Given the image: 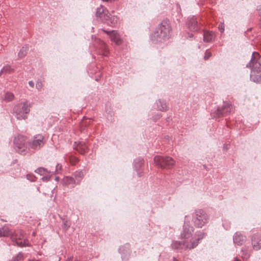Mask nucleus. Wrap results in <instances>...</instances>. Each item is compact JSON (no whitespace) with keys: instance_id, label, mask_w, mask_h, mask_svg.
<instances>
[{"instance_id":"nucleus-45","label":"nucleus","mask_w":261,"mask_h":261,"mask_svg":"<svg viewBox=\"0 0 261 261\" xmlns=\"http://www.w3.org/2000/svg\"><path fill=\"white\" fill-rule=\"evenodd\" d=\"M72 258H73V257L70 256L67 259L66 261H72Z\"/></svg>"},{"instance_id":"nucleus-41","label":"nucleus","mask_w":261,"mask_h":261,"mask_svg":"<svg viewBox=\"0 0 261 261\" xmlns=\"http://www.w3.org/2000/svg\"><path fill=\"white\" fill-rule=\"evenodd\" d=\"M29 85L32 88H34V83L32 81L29 82Z\"/></svg>"},{"instance_id":"nucleus-15","label":"nucleus","mask_w":261,"mask_h":261,"mask_svg":"<svg viewBox=\"0 0 261 261\" xmlns=\"http://www.w3.org/2000/svg\"><path fill=\"white\" fill-rule=\"evenodd\" d=\"M120 253L122 254V259L123 261H126L128 259V257L130 253V246L128 244H126L121 246L119 248Z\"/></svg>"},{"instance_id":"nucleus-8","label":"nucleus","mask_w":261,"mask_h":261,"mask_svg":"<svg viewBox=\"0 0 261 261\" xmlns=\"http://www.w3.org/2000/svg\"><path fill=\"white\" fill-rule=\"evenodd\" d=\"M44 137L42 135H37L33 140L30 142V146L35 150L39 149L44 145Z\"/></svg>"},{"instance_id":"nucleus-33","label":"nucleus","mask_w":261,"mask_h":261,"mask_svg":"<svg viewBox=\"0 0 261 261\" xmlns=\"http://www.w3.org/2000/svg\"><path fill=\"white\" fill-rule=\"evenodd\" d=\"M70 226V223L67 220H63V229L67 230Z\"/></svg>"},{"instance_id":"nucleus-3","label":"nucleus","mask_w":261,"mask_h":261,"mask_svg":"<svg viewBox=\"0 0 261 261\" xmlns=\"http://www.w3.org/2000/svg\"><path fill=\"white\" fill-rule=\"evenodd\" d=\"M171 27L166 21H163L153 33L150 35V39L154 43L163 42L170 36Z\"/></svg>"},{"instance_id":"nucleus-51","label":"nucleus","mask_w":261,"mask_h":261,"mask_svg":"<svg viewBox=\"0 0 261 261\" xmlns=\"http://www.w3.org/2000/svg\"><path fill=\"white\" fill-rule=\"evenodd\" d=\"M33 235L34 236L35 235V232H33Z\"/></svg>"},{"instance_id":"nucleus-38","label":"nucleus","mask_w":261,"mask_h":261,"mask_svg":"<svg viewBox=\"0 0 261 261\" xmlns=\"http://www.w3.org/2000/svg\"><path fill=\"white\" fill-rule=\"evenodd\" d=\"M36 87L38 90H40L42 88V84L41 82H37L36 84Z\"/></svg>"},{"instance_id":"nucleus-12","label":"nucleus","mask_w":261,"mask_h":261,"mask_svg":"<svg viewBox=\"0 0 261 261\" xmlns=\"http://www.w3.org/2000/svg\"><path fill=\"white\" fill-rule=\"evenodd\" d=\"M187 25L189 29L192 31H197L199 29L197 18L194 16L188 18Z\"/></svg>"},{"instance_id":"nucleus-2","label":"nucleus","mask_w":261,"mask_h":261,"mask_svg":"<svg viewBox=\"0 0 261 261\" xmlns=\"http://www.w3.org/2000/svg\"><path fill=\"white\" fill-rule=\"evenodd\" d=\"M247 68L251 69L250 80L253 82L261 83V56L254 51L250 62L246 65Z\"/></svg>"},{"instance_id":"nucleus-1","label":"nucleus","mask_w":261,"mask_h":261,"mask_svg":"<svg viewBox=\"0 0 261 261\" xmlns=\"http://www.w3.org/2000/svg\"><path fill=\"white\" fill-rule=\"evenodd\" d=\"M205 236L203 231L194 232L193 227L189 222H185L179 236L181 241L173 240L171 247L173 250H192L198 246Z\"/></svg>"},{"instance_id":"nucleus-22","label":"nucleus","mask_w":261,"mask_h":261,"mask_svg":"<svg viewBox=\"0 0 261 261\" xmlns=\"http://www.w3.org/2000/svg\"><path fill=\"white\" fill-rule=\"evenodd\" d=\"M211 116L215 118H220L221 117H223L222 110H221L220 107L217 108L216 109H214L211 113Z\"/></svg>"},{"instance_id":"nucleus-48","label":"nucleus","mask_w":261,"mask_h":261,"mask_svg":"<svg viewBox=\"0 0 261 261\" xmlns=\"http://www.w3.org/2000/svg\"><path fill=\"white\" fill-rule=\"evenodd\" d=\"M172 261H178L176 258H174Z\"/></svg>"},{"instance_id":"nucleus-49","label":"nucleus","mask_w":261,"mask_h":261,"mask_svg":"<svg viewBox=\"0 0 261 261\" xmlns=\"http://www.w3.org/2000/svg\"><path fill=\"white\" fill-rule=\"evenodd\" d=\"M4 72H1V71H0V76L3 74L4 73Z\"/></svg>"},{"instance_id":"nucleus-9","label":"nucleus","mask_w":261,"mask_h":261,"mask_svg":"<svg viewBox=\"0 0 261 261\" xmlns=\"http://www.w3.org/2000/svg\"><path fill=\"white\" fill-rule=\"evenodd\" d=\"M94 46L96 49L101 50V54L102 56H108V50L104 42L99 39H96L94 43Z\"/></svg>"},{"instance_id":"nucleus-18","label":"nucleus","mask_w":261,"mask_h":261,"mask_svg":"<svg viewBox=\"0 0 261 261\" xmlns=\"http://www.w3.org/2000/svg\"><path fill=\"white\" fill-rule=\"evenodd\" d=\"M74 149H76L80 153L83 154L87 152L88 147L85 143L80 142L76 146H74Z\"/></svg>"},{"instance_id":"nucleus-27","label":"nucleus","mask_w":261,"mask_h":261,"mask_svg":"<svg viewBox=\"0 0 261 261\" xmlns=\"http://www.w3.org/2000/svg\"><path fill=\"white\" fill-rule=\"evenodd\" d=\"M35 172L41 175H44L48 173L47 170L43 167L38 168L35 170Z\"/></svg>"},{"instance_id":"nucleus-19","label":"nucleus","mask_w":261,"mask_h":261,"mask_svg":"<svg viewBox=\"0 0 261 261\" xmlns=\"http://www.w3.org/2000/svg\"><path fill=\"white\" fill-rule=\"evenodd\" d=\"M104 20L108 25L114 27L117 24L118 18L117 16H112L109 14L108 19H105Z\"/></svg>"},{"instance_id":"nucleus-34","label":"nucleus","mask_w":261,"mask_h":261,"mask_svg":"<svg viewBox=\"0 0 261 261\" xmlns=\"http://www.w3.org/2000/svg\"><path fill=\"white\" fill-rule=\"evenodd\" d=\"M50 179V176L48 175L47 173L46 174L43 175V177L41 178V179L43 181H48Z\"/></svg>"},{"instance_id":"nucleus-17","label":"nucleus","mask_w":261,"mask_h":261,"mask_svg":"<svg viewBox=\"0 0 261 261\" xmlns=\"http://www.w3.org/2000/svg\"><path fill=\"white\" fill-rule=\"evenodd\" d=\"M203 41L205 42H211L215 40V35L213 32L205 31L203 33Z\"/></svg>"},{"instance_id":"nucleus-37","label":"nucleus","mask_w":261,"mask_h":261,"mask_svg":"<svg viewBox=\"0 0 261 261\" xmlns=\"http://www.w3.org/2000/svg\"><path fill=\"white\" fill-rule=\"evenodd\" d=\"M218 29L222 33L224 31V24L223 22L220 23V24L219 25Z\"/></svg>"},{"instance_id":"nucleus-16","label":"nucleus","mask_w":261,"mask_h":261,"mask_svg":"<svg viewBox=\"0 0 261 261\" xmlns=\"http://www.w3.org/2000/svg\"><path fill=\"white\" fill-rule=\"evenodd\" d=\"M221 110H222L223 116H227V115L231 113L233 111V107L232 105L229 102H224L223 106L220 107Z\"/></svg>"},{"instance_id":"nucleus-24","label":"nucleus","mask_w":261,"mask_h":261,"mask_svg":"<svg viewBox=\"0 0 261 261\" xmlns=\"http://www.w3.org/2000/svg\"><path fill=\"white\" fill-rule=\"evenodd\" d=\"M156 103L157 107L159 110L161 111H166L168 110V106L164 101H162L159 99V100L156 101Z\"/></svg>"},{"instance_id":"nucleus-11","label":"nucleus","mask_w":261,"mask_h":261,"mask_svg":"<svg viewBox=\"0 0 261 261\" xmlns=\"http://www.w3.org/2000/svg\"><path fill=\"white\" fill-rule=\"evenodd\" d=\"M246 240V237L241 232H236L233 237V243L238 246L243 245Z\"/></svg>"},{"instance_id":"nucleus-44","label":"nucleus","mask_w":261,"mask_h":261,"mask_svg":"<svg viewBox=\"0 0 261 261\" xmlns=\"http://www.w3.org/2000/svg\"><path fill=\"white\" fill-rule=\"evenodd\" d=\"M101 1L103 2H110V3H112L114 1H115L114 0H101Z\"/></svg>"},{"instance_id":"nucleus-28","label":"nucleus","mask_w":261,"mask_h":261,"mask_svg":"<svg viewBox=\"0 0 261 261\" xmlns=\"http://www.w3.org/2000/svg\"><path fill=\"white\" fill-rule=\"evenodd\" d=\"M14 98V94L11 92H7L5 96V100L6 101H11Z\"/></svg>"},{"instance_id":"nucleus-31","label":"nucleus","mask_w":261,"mask_h":261,"mask_svg":"<svg viewBox=\"0 0 261 261\" xmlns=\"http://www.w3.org/2000/svg\"><path fill=\"white\" fill-rule=\"evenodd\" d=\"M16 243L19 247H25L29 246V243L27 241H25V240H24L23 241L22 240L17 241Z\"/></svg>"},{"instance_id":"nucleus-36","label":"nucleus","mask_w":261,"mask_h":261,"mask_svg":"<svg viewBox=\"0 0 261 261\" xmlns=\"http://www.w3.org/2000/svg\"><path fill=\"white\" fill-rule=\"evenodd\" d=\"M27 178L31 181H34L35 180V177L33 175L28 174Z\"/></svg>"},{"instance_id":"nucleus-42","label":"nucleus","mask_w":261,"mask_h":261,"mask_svg":"<svg viewBox=\"0 0 261 261\" xmlns=\"http://www.w3.org/2000/svg\"><path fill=\"white\" fill-rule=\"evenodd\" d=\"M257 10L258 11V15L260 17V21H261V7H258L257 9Z\"/></svg>"},{"instance_id":"nucleus-30","label":"nucleus","mask_w":261,"mask_h":261,"mask_svg":"<svg viewBox=\"0 0 261 261\" xmlns=\"http://www.w3.org/2000/svg\"><path fill=\"white\" fill-rule=\"evenodd\" d=\"M241 257L244 259H247L250 256L249 253L248 252V251L246 250H244V249H242L241 250Z\"/></svg>"},{"instance_id":"nucleus-23","label":"nucleus","mask_w":261,"mask_h":261,"mask_svg":"<svg viewBox=\"0 0 261 261\" xmlns=\"http://www.w3.org/2000/svg\"><path fill=\"white\" fill-rule=\"evenodd\" d=\"M143 164V161L140 159H136L134 161V168L135 170H136L138 175L139 177H140L141 174L139 172L140 171V168H141V166Z\"/></svg>"},{"instance_id":"nucleus-43","label":"nucleus","mask_w":261,"mask_h":261,"mask_svg":"<svg viewBox=\"0 0 261 261\" xmlns=\"http://www.w3.org/2000/svg\"><path fill=\"white\" fill-rule=\"evenodd\" d=\"M161 117V115L160 114H158L156 115V117L155 118H154V119H159L160 117Z\"/></svg>"},{"instance_id":"nucleus-4","label":"nucleus","mask_w":261,"mask_h":261,"mask_svg":"<svg viewBox=\"0 0 261 261\" xmlns=\"http://www.w3.org/2000/svg\"><path fill=\"white\" fill-rule=\"evenodd\" d=\"M31 104L25 100L16 104L13 109V114L18 120H25L30 112Z\"/></svg>"},{"instance_id":"nucleus-35","label":"nucleus","mask_w":261,"mask_h":261,"mask_svg":"<svg viewBox=\"0 0 261 261\" xmlns=\"http://www.w3.org/2000/svg\"><path fill=\"white\" fill-rule=\"evenodd\" d=\"M223 226L224 228L227 230L230 227V223L227 221H224L223 223Z\"/></svg>"},{"instance_id":"nucleus-21","label":"nucleus","mask_w":261,"mask_h":261,"mask_svg":"<svg viewBox=\"0 0 261 261\" xmlns=\"http://www.w3.org/2000/svg\"><path fill=\"white\" fill-rule=\"evenodd\" d=\"M72 176L76 180V182L77 184L81 182L84 177V173L82 171H76L73 174Z\"/></svg>"},{"instance_id":"nucleus-7","label":"nucleus","mask_w":261,"mask_h":261,"mask_svg":"<svg viewBox=\"0 0 261 261\" xmlns=\"http://www.w3.org/2000/svg\"><path fill=\"white\" fill-rule=\"evenodd\" d=\"M156 166L162 168L170 169L175 163L174 160L170 156H156L154 158Z\"/></svg>"},{"instance_id":"nucleus-5","label":"nucleus","mask_w":261,"mask_h":261,"mask_svg":"<svg viewBox=\"0 0 261 261\" xmlns=\"http://www.w3.org/2000/svg\"><path fill=\"white\" fill-rule=\"evenodd\" d=\"M14 145L15 150L19 154L24 155L29 151L27 145V139L26 137L17 135L14 137Z\"/></svg>"},{"instance_id":"nucleus-25","label":"nucleus","mask_w":261,"mask_h":261,"mask_svg":"<svg viewBox=\"0 0 261 261\" xmlns=\"http://www.w3.org/2000/svg\"><path fill=\"white\" fill-rule=\"evenodd\" d=\"M10 234L9 229L7 227L0 228V237H7Z\"/></svg>"},{"instance_id":"nucleus-47","label":"nucleus","mask_w":261,"mask_h":261,"mask_svg":"<svg viewBox=\"0 0 261 261\" xmlns=\"http://www.w3.org/2000/svg\"><path fill=\"white\" fill-rule=\"evenodd\" d=\"M234 261H241L238 258H234Z\"/></svg>"},{"instance_id":"nucleus-29","label":"nucleus","mask_w":261,"mask_h":261,"mask_svg":"<svg viewBox=\"0 0 261 261\" xmlns=\"http://www.w3.org/2000/svg\"><path fill=\"white\" fill-rule=\"evenodd\" d=\"M13 71V69L9 65L4 66L1 70V72L5 73H11Z\"/></svg>"},{"instance_id":"nucleus-26","label":"nucleus","mask_w":261,"mask_h":261,"mask_svg":"<svg viewBox=\"0 0 261 261\" xmlns=\"http://www.w3.org/2000/svg\"><path fill=\"white\" fill-rule=\"evenodd\" d=\"M28 50V46L22 47L21 49L20 50L19 52L18 53V57L19 58H23L24 57H25L27 54Z\"/></svg>"},{"instance_id":"nucleus-32","label":"nucleus","mask_w":261,"mask_h":261,"mask_svg":"<svg viewBox=\"0 0 261 261\" xmlns=\"http://www.w3.org/2000/svg\"><path fill=\"white\" fill-rule=\"evenodd\" d=\"M23 259V254L19 253L15 257L13 258L14 261H22Z\"/></svg>"},{"instance_id":"nucleus-13","label":"nucleus","mask_w":261,"mask_h":261,"mask_svg":"<svg viewBox=\"0 0 261 261\" xmlns=\"http://www.w3.org/2000/svg\"><path fill=\"white\" fill-rule=\"evenodd\" d=\"M103 31L109 35L111 40L114 42L116 44L119 45L121 44L122 42V39L117 31L114 30L110 31L103 30Z\"/></svg>"},{"instance_id":"nucleus-46","label":"nucleus","mask_w":261,"mask_h":261,"mask_svg":"<svg viewBox=\"0 0 261 261\" xmlns=\"http://www.w3.org/2000/svg\"><path fill=\"white\" fill-rule=\"evenodd\" d=\"M224 149H226V150H227V149H228L227 145H224Z\"/></svg>"},{"instance_id":"nucleus-14","label":"nucleus","mask_w":261,"mask_h":261,"mask_svg":"<svg viewBox=\"0 0 261 261\" xmlns=\"http://www.w3.org/2000/svg\"><path fill=\"white\" fill-rule=\"evenodd\" d=\"M109 14L108 11L102 5H100L96 10V16L104 20L105 19H108Z\"/></svg>"},{"instance_id":"nucleus-50","label":"nucleus","mask_w":261,"mask_h":261,"mask_svg":"<svg viewBox=\"0 0 261 261\" xmlns=\"http://www.w3.org/2000/svg\"><path fill=\"white\" fill-rule=\"evenodd\" d=\"M192 36H193V35H192V34H191V35L190 36V37L191 38V37H192Z\"/></svg>"},{"instance_id":"nucleus-6","label":"nucleus","mask_w":261,"mask_h":261,"mask_svg":"<svg viewBox=\"0 0 261 261\" xmlns=\"http://www.w3.org/2000/svg\"><path fill=\"white\" fill-rule=\"evenodd\" d=\"M207 214L202 210H196L193 217V222L195 227L202 228L208 221Z\"/></svg>"},{"instance_id":"nucleus-20","label":"nucleus","mask_w":261,"mask_h":261,"mask_svg":"<svg viewBox=\"0 0 261 261\" xmlns=\"http://www.w3.org/2000/svg\"><path fill=\"white\" fill-rule=\"evenodd\" d=\"M63 184L65 185H72L73 187L77 185L76 180L74 179L73 176L65 177L63 179Z\"/></svg>"},{"instance_id":"nucleus-10","label":"nucleus","mask_w":261,"mask_h":261,"mask_svg":"<svg viewBox=\"0 0 261 261\" xmlns=\"http://www.w3.org/2000/svg\"><path fill=\"white\" fill-rule=\"evenodd\" d=\"M251 244L255 250L257 251L261 249V234L256 233L252 236Z\"/></svg>"},{"instance_id":"nucleus-40","label":"nucleus","mask_w":261,"mask_h":261,"mask_svg":"<svg viewBox=\"0 0 261 261\" xmlns=\"http://www.w3.org/2000/svg\"><path fill=\"white\" fill-rule=\"evenodd\" d=\"M61 168H62V166L61 164H58L57 165H56V172H57V173H59V170H61Z\"/></svg>"},{"instance_id":"nucleus-39","label":"nucleus","mask_w":261,"mask_h":261,"mask_svg":"<svg viewBox=\"0 0 261 261\" xmlns=\"http://www.w3.org/2000/svg\"><path fill=\"white\" fill-rule=\"evenodd\" d=\"M211 53L209 51H208L207 50H206L205 53V55H204V59L205 60H207L211 56Z\"/></svg>"}]
</instances>
